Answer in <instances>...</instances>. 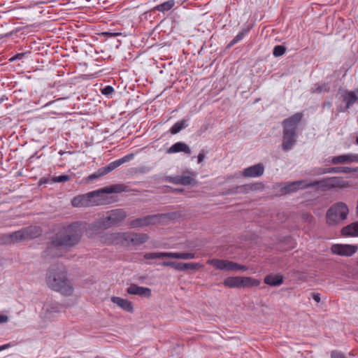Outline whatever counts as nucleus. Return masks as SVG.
I'll return each mask as SVG.
<instances>
[{"instance_id":"nucleus-38","label":"nucleus","mask_w":358,"mask_h":358,"mask_svg":"<svg viewBox=\"0 0 358 358\" xmlns=\"http://www.w3.org/2000/svg\"><path fill=\"white\" fill-rule=\"evenodd\" d=\"M286 51L285 46L281 45H275L273 50V55L274 57H278L283 55Z\"/></svg>"},{"instance_id":"nucleus-3","label":"nucleus","mask_w":358,"mask_h":358,"mask_svg":"<svg viewBox=\"0 0 358 358\" xmlns=\"http://www.w3.org/2000/svg\"><path fill=\"white\" fill-rule=\"evenodd\" d=\"M303 117L302 113H296L282 122V149L284 152L291 150L297 141V127Z\"/></svg>"},{"instance_id":"nucleus-5","label":"nucleus","mask_w":358,"mask_h":358,"mask_svg":"<svg viewBox=\"0 0 358 358\" xmlns=\"http://www.w3.org/2000/svg\"><path fill=\"white\" fill-rule=\"evenodd\" d=\"M126 217L127 213L123 209H115L108 212L107 216L99 219V224L101 227L108 229L110 227L120 224Z\"/></svg>"},{"instance_id":"nucleus-18","label":"nucleus","mask_w":358,"mask_h":358,"mask_svg":"<svg viewBox=\"0 0 358 358\" xmlns=\"http://www.w3.org/2000/svg\"><path fill=\"white\" fill-rule=\"evenodd\" d=\"M310 184V182H308L306 180H298L287 184L283 189L285 193H290L300 189L313 187V185H309Z\"/></svg>"},{"instance_id":"nucleus-47","label":"nucleus","mask_w":358,"mask_h":358,"mask_svg":"<svg viewBox=\"0 0 358 358\" xmlns=\"http://www.w3.org/2000/svg\"><path fill=\"white\" fill-rule=\"evenodd\" d=\"M106 0H91V7L95 8L101 4L105 3Z\"/></svg>"},{"instance_id":"nucleus-34","label":"nucleus","mask_w":358,"mask_h":358,"mask_svg":"<svg viewBox=\"0 0 358 358\" xmlns=\"http://www.w3.org/2000/svg\"><path fill=\"white\" fill-rule=\"evenodd\" d=\"M188 126L187 120L182 119L180 121L175 123L169 129V131L171 134H176L179 133L182 129H185Z\"/></svg>"},{"instance_id":"nucleus-12","label":"nucleus","mask_w":358,"mask_h":358,"mask_svg":"<svg viewBox=\"0 0 358 358\" xmlns=\"http://www.w3.org/2000/svg\"><path fill=\"white\" fill-rule=\"evenodd\" d=\"M149 236L143 233L125 232V246H138L148 241Z\"/></svg>"},{"instance_id":"nucleus-53","label":"nucleus","mask_w":358,"mask_h":358,"mask_svg":"<svg viewBox=\"0 0 358 358\" xmlns=\"http://www.w3.org/2000/svg\"><path fill=\"white\" fill-rule=\"evenodd\" d=\"M332 106L331 103L330 101H324L323 103H322V107L323 108H325V107H327V108H331Z\"/></svg>"},{"instance_id":"nucleus-4","label":"nucleus","mask_w":358,"mask_h":358,"mask_svg":"<svg viewBox=\"0 0 358 358\" xmlns=\"http://www.w3.org/2000/svg\"><path fill=\"white\" fill-rule=\"evenodd\" d=\"M349 213L348 206L343 202L333 204L327 211V223L329 225H336L347 219Z\"/></svg>"},{"instance_id":"nucleus-58","label":"nucleus","mask_w":358,"mask_h":358,"mask_svg":"<svg viewBox=\"0 0 358 358\" xmlns=\"http://www.w3.org/2000/svg\"><path fill=\"white\" fill-rule=\"evenodd\" d=\"M41 183H46V182H47V180H46V179H45V178H42V179L41 180Z\"/></svg>"},{"instance_id":"nucleus-20","label":"nucleus","mask_w":358,"mask_h":358,"mask_svg":"<svg viewBox=\"0 0 358 358\" xmlns=\"http://www.w3.org/2000/svg\"><path fill=\"white\" fill-rule=\"evenodd\" d=\"M71 205L75 208H85L90 206V192L73 198Z\"/></svg>"},{"instance_id":"nucleus-26","label":"nucleus","mask_w":358,"mask_h":358,"mask_svg":"<svg viewBox=\"0 0 358 358\" xmlns=\"http://www.w3.org/2000/svg\"><path fill=\"white\" fill-rule=\"evenodd\" d=\"M264 283L273 287L281 285L284 282L282 275L280 274H268L264 278Z\"/></svg>"},{"instance_id":"nucleus-48","label":"nucleus","mask_w":358,"mask_h":358,"mask_svg":"<svg viewBox=\"0 0 358 358\" xmlns=\"http://www.w3.org/2000/svg\"><path fill=\"white\" fill-rule=\"evenodd\" d=\"M27 52L18 53L15 57L10 58V61L13 62L15 59H22L27 55Z\"/></svg>"},{"instance_id":"nucleus-60","label":"nucleus","mask_w":358,"mask_h":358,"mask_svg":"<svg viewBox=\"0 0 358 358\" xmlns=\"http://www.w3.org/2000/svg\"><path fill=\"white\" fill-rule=\"evenodd\" d=\"M356 143H357V144H358V136L356 138Z\"/></svg>"},{"instance_id":"nucleus-24","label":"nucleus","mask_w":358,"mask_h":358,"mask_svg":"<svg viewBox=\"0 0 358 358\" xmlns=\"http://www.w3.org/2000/svg\"><path fill=\"white\" fill-rule=\"evenodd\" d=\"M168 153L184 152L187 155L191 154L189 147L184 142H177L172 145L168 150Z\"/></svg>"},{"instance_id":"nucleus-62","label":"nucleus","mask_w":358,"mask_h":358,"mask_svg":"<svg viewBox=\"0 0 358 358\" xmlns=\"http://www.w3.org/2000/svg\"><path fill=\"white\" fill-rule=\"evenodd\" d=\"M357 266H358V261H357Z\"/></svg>"},{"instance_id":"nucleus-32","label":"nucleus","mask_w":358,"mask_h":358,"mask_svg":"<svg viewBox=\"0 0 358 358\" xmlns=\"http://www.w3.org/2000/svg\"><path fill=\"white\" fill-rule=\"evenodd\" d=\"M103 83H95L93 85V88H91V101L95 102H101V96L99 92H101Z\"/></svg>"},{"instance_id":"nucleus-39","label":"nucleus","mask_w":358,"mask_h":358,"mask_svg":"<svg viewBox=\"0 0 358 358\" xmlns=\"http://www.w3.org/2000/svg\"><path fill=\"white\" fill-rule=\"evenodd\" d=\"M317 87L315 89L312 90V93H321L323 92H329L330 90V87L328 83H324L322 85H316Z\"/></svg>"},{"instance_id":"nucleus-57","label":"nucleus","mask_w":358,"mask_h":358,"mask_svg":"<svg viewBox=\"0 0 358 358\" xmlns=\"http://www.w3.org/2000/svg\"><path fill=\"white\" fill-rule=\"evenodd\" d=\"M324 168H319L315 173V175H317V172H321L322 170H323Z\"/></svg>"},{"instance_id":"nucleus-45","label":"nucleus","mask_w":358,"mask_h":358,"mask_svg":"<svg viewBox=\"0 0 358 358\" xmlns=\"http://www.w3.org/2000/svg\"><path fill=\"white\" fill-rule=\"evenodd\" d=\"M331 358H346L344 354L337 350H333L331 352Z\"/></svg>"},{"instance_id":"nucleus-21","label":"nucleus","mask_w":358,"mask_h":358,"mask_svg":"<svg viewBox=\"0 0 358 358\" xmlns=\"http://www.w3.org/2000/svg\"><path fill=\"white\" fill-rule=\"evenodd\" d=\"M256 189L255 184H247L231 187L227 190V194H248L250 191Z\"/></svg>"},{"instance_id":"nucleus-17","label":"nucleus","mask_w":358,"mask_h":358,"mask_svg":"<svg viewBox=\"0 0 358 358\" xmlns=\"http://www.w3.org/2000/svg\"><path fill=\"white\" fill-rule=\"evenodd\" d=\"M127 292L129 294L138 295L149 298L151 296V289L148 287L138 286L136 284H131L127 289Z\"/></svg>"},{"instance_id":"nucleus-42","label":"nucleus","mask_w":358,"mask_h":358,"mask_svg":"<svg viewBox=\"0 0 358 358\" xmlns=\"http://www.w3.org/2000/svg\"><path fill=\"white\" fill-rule=\"evenodd\" d=\"M165 180L173 184L181 185L180 176H167Z\"/></svg>"},{"instance_id":"nucleus-25","label":"nucleus","mask_w":358,"mask_h":358,"mask_svg":"<svg viewBox=\"0 0 358 358\" xmlns=\"http://www.w3.org/2000/svg\"><path fill=\"white\" fill-rule=\"evenodd\" d=\"M155 216L148 215L143 217H139L131 220L129 223L131 228H137L148 226L152 223Z\"/></svg>"},{"instance_id":"nucleus-27","label":"nucleus","mask_w":358,"mask_h":358,"mask_svg":"<svg viewBox=\"0 0 358 358\" xmlns=\"http://www.w3.org/2000/svg\"><path fill=\"white\" fill-rule=\"evenodd\" d=\"M101 24L99 23H94V24H91V39L97 40V38L92 36V34L98 36H105L106 35L110 36H117L120 34V33H109L103 30V29L101 28Z\"/></svg>"},{"instance_id":"nucleus-15","label":"nucleus","mask_w":358,"mask_h":358,"mask_svg":"<svg viewBox=\"0 0 358 358\" xmlns=\"http://www.w3.org/2000/svg\"><path fill=\"white\" fill-rule=\"evenodd\" d=\"M62 306L52 299L47 300L43 305V311L46 318H51L55 313L60 312Z\"/></svg>"},{"instance_id":"nucleus-50","label":"nucleus","mask_w":358,"mask_h":358,"mask_svg":"<svg viewBox=\"0 0 358 358\" xmlns=\"http://www.w3.org/2000/svg\"><path fill=\"white\" fill-rule=\"evenodd\" d=\"M8 321V317L6 315H0V324L6 323Z\"/></svg>"},{"instance_id":"nucleus-10","label":"nucleus","mask_w":358,"mask_h":358,"mask_svg":"<svg viewBox=\"0 0 358 358\" xmlns=\"http://www.w3.org/2000/svg\"><path fill=\"white\" fill-rule=\"evenodd\" d=\"M210 264L217 269L223 271H245L247 269L243 265H240L236 262L226 259H213L210 260Z\"/></svg>"},{"instance_id":"nucleus-13","label":"nucleus","mask_w":358,"mask_h":358,"mask_svg":"<svg viewBox=\"0 0 358 358\" xmlns=\"http://www.w3.org/2000/svg\"><path fill=\"white\" fill-rule=\"evenodd\" d=\"M163 266H167L174 268L176 271H185L188 269L196 270L201 268V265L198 263H183L172 261H164L161 264Z\"/></svg>"},{"instance_id":"nucleus-9","label":"nucleus","mask_w":358,"mask_h":358,"mask_svg":"<svg viewBox=\"0 0 358 358\" xmlns=\"http://www.w3.org/2000/svg\"><path fill=\"white\" fill-rule=\"evenodd\" d=\"M127 187L124 184H116L96 191L91 192V205L95 202V198L105 196L106 194L121 193L126 192Z\"/></svg>"},{"instance_id":"nucleus-37","label":"nucleus","mask_w":358,"mask_h":358,"mask_svg":"<svg viewBox=\"0 0 358 358\" xmlns=\"http://www.w3.org/2000/svg\"><path fill=\"white\" fill-rule=\"evenodd\" d=\"M10 235L13 243H18L21 241L25 240L24 234L22 229L11 233Z\"/></svg>"},{"instance_id":"nucleus-41","label":"nucleus","mask_w":358,"mask_h":358,"mask_svg":"<svg viewBox=\"0 0 358 358\" xmlns=\"http://www.w3.org/2000/svg\"><path fill=\"white\" fill-rule=\"evenodd\" d=\"M114 92V89L110 85H106L102 87L101 93L106 96H109Z\"/></svg>"},{"instance_id":"nucleus-35","label":"nucleus","mask_w":358,"mask_h":358,"mask_svg":"<svg viewBox=\"0 0 358 358\" xmlns=\"http://www.w3.org/2000/svg\"><path fill=\"white\" fill-rule=\"evenodd\" d=\"M195 173L192 171L183 172V174L180 176L181 185H191L194 181V176H195Z\"/></svg>"},{"instance_id":"nucleus-2","label":"nucleus","mask_w":358,"mask_h":358,"mask_svg":"<svg viewBox=\"0 0 358 358\" xmlns=\"http://www.w3.org/2000/svg\"><path fill=\"white\" fill-rule=\"evenodd\" d=\"M45 282L50 289L64 296H69L73 293V287L67 276V270L63 264H52L48 268Z\"/></svg>"},{"instance_id":"nucleus-61","label":"nucleus","mask_w":358,"mask_h":358,"mask_svg":"<svg viewBox=\"0 0 358 358\" xmlns=\"http://www.w3.org/2000/svg\"><path fill=\"white\" fill-rule=\"evenodd\" d=\"M176 190L178 191V192H182V189H176Z\"/></svg>"},{"instance_id":"nucleus-14","label":"nucleus","mask_w":358,"mask_h":358,"mask_svg":"<svg viewBox=\"0 0 358 358\" xmlns=\"http://www.w3.org/2000/svg\"><path fill=\"white\" fill-rule=\"evenodd\" d=\"M103 241L108 245H122L125 246V232L107 234L103 237Z\"/></svg>"},{"instance_id":"nucleus-59","label":"nucleus","mask_w":358,"mask_h":358,"mask_svg":"<svg viewBox=\"0 0 358 358\" xmlns=\"http://www.w3.org/2000/svg\"><path fill=\"white\" fill-rule=\"evenodd\" d=\"M55 256H60L62 255L61 254H58V253H56V254H54Z\"/></svg>"},{"instance_id":"nucleus-54","label":"nucleus","mask_w":358,"mask_h":358,"mask_svg":"<svg viewBox=\"0 0 358 358\" xmlns=\"http://www.w3.org/2000/svg\"><path fill=\"white\" fill-rule=\"evenodd\" d=\"M10 347V344H5L0 346V352Z\"/></svg>"},{"instance_id":"nucleus-11","label":"nucleus","mask_w":358,"mask_h":358,"mask_svg":"<svg viewBox=\"0 0 358 358\" xmlns=\"http://www.w3.org/2000/svg\"><path fill=\"white\" fill-rule=\"evenodd\" d=\"M357 250V245L348 244H334L331 248L333 254L343 257H351Z\"/></svg>"},{"instance_id":"nucleus-22","label":"nucleus","mask_w":358,"mask_h":358,"mask_svg":"<svg viewBox=\"0 0 358 358\" xmlns=\"http://www.w3.org/2000/svg\"><path fill=\"white\" fill-rule=\"evenodd\" d=\"M358 88L355 91H346L343 97V102L345 103V108H350L358 101Z\"/></svg>"},{"instance_id":"nucleus-49","label":"nucleus","mask_w":358,"mask_h":358,"mask_svg":"<svg viewBox=\"0 0 358 358\" xmlns=\"http://www.w3.org/2000/svg\"><path fill=\"white\" fill-rule=\"evenodd\" d=\"M205 158V153L203 150H201L198 155V163L200 164L203 162Z\"/></svg>"},{"instance_id":"nucleus-28","label":"nucleus","mask_w":358,"mask_h":358,"mask_svg":"<svg viewBox=\"0 0 358 358\" xmlns=\"http://www.w3.org/2000/svg\"><path fill=\"white\" fill-rule=\"evenodd\" d=\"M341 234L344 236H358V221L344 227Z\"/></svg>"},{"instance_id":"nucleus-43","label":"nucleus","mask_w":358,"mask_h":358,"mask_svg":"<svg viewBox=\"0 0 358 358\" xmlns=\"http://www.w3.org/2000/svg\"><path fill=\"white\" fill-rule=\"evenodd\" d=\"M70 178L69 175H61L59 176L53 177L52 180L54 182H64L68 181Z\"/></svg>"},{"instance_id":"nucleus-23","label":"nucleus","mask_w":358,"mask_h":358,"mask_svg":"<svg viewBox=\"0 0 358 358\" xmlns=\"http://www.w3.org/2000/svg\"><path fill=\"white\" fill-rule=\"evenodd\" d=\"M111 301L127 312L131 313L134 310L132 303L127 299L118 296H113L111 297Z\"/></svg>"},{"instance_id":"nucleus-30","label":"nucleus","mask_w":358,"mask_h":358,"mask_svg":"<svg viewBox=\"0 0 358 358\" xmlns=\"http://www.w3.org/2000/svg\"><path fill=\"white\" fill-rule=\"evenodd\" d=\"M22 229L24 234L25 240L36 238L41 234L40 227L36 226H29L28 227L23 228Z\"/></svg>"},{"instance_id":"nucleus-19","label":"nucleus","mask_w":358,"mask_h":358,"mask_svg":"<svg viewBox=\"0 0 358 358\" xmlns=\"http://www.w3.org/2000/svg\"><path fill=\"white\" fill-rule=\"evenodd\" d=\"M331 162L333 164H339L350 162L358 163V154L349 153L346 155L336 156L331 159Z\"/></svg>"},{"instance_id":"nucleus-52","label":"nucleus","mask_w":358,"mask_h":358,"mask_svg":"<svg viewBox=\"0 0 358 358\" xmlns=\"http://www.w3.org/2000/svg\"><path fill=\"white\" fill-rule=\"evenodd\" d=\"M348 109H349V108H345V105L344 106H341H341H339L338 107V112H340V113H341V112H345V111H347Z\"/></svg>"},{"instance_id":"nucleus-46","label":"nucleus","mask_w":358,"mask_h":358,"mask_svg":"<svg viewBox=\"0 0 358 358\" xmlns=\"http://www.w3.org/2000/svg\"><path fill=\"white\" fill-rule=\"evenodd\" d=\"M341 173H350L356 171V169L348 166H341Z\"/></svg>"},{"instance_id":"nucleus-1","label":"nucleus","mask_w":358,"mask_h":358,"mask_svg":"<svg viewBox=\"0 0 358 358\" xmlns=\"http://www.w3.org/2000/svg\"><path fill=\"white\" fill-rule=\"evenodd\" d=\"M84 229L83 224L74 222L62 227L51 237L50 245L45 252L52 255L60 247L71 248L78 243Z\"/></svg>"},{"instance_id":"nucleus-16","label":"nucleus","mask_w":358,"mask_h":358,"mask_svg":"<svg viewBox=\"0 0 358 358\" xmlns=\"http://www.w3.org/2000/svg\"><path fill=\"white\" fill-rule=\"evenodd\" d=\"M264 166L263 164L259 163L250 166L243 171V176L245 178H257L263 175Z\"/></svg>"},{"instance_id":"nucleus-8","label":"nucleus","mask_w":358,"mask_h":358,"mask_svg":"<svg viewBox=\"0 0 358 358\" xmlns=\"http://www.w3.org/2000/svg\"><path fill=\"white\" fill-rule=\"evenodd\" d=\"M344 180H341L340 178L329 177L322 178V180H319L311 181L309 185H313V187H317V189L324 190L334 187H344Z\"/></svg>"},{"instance_id":"nucleus-29","label":"nucleus","mask_w":358,"mask_h":358,"mask_svg":"<svg viewBox=\"0 0 358 358\" xmlns=\"http://www.w3.org/2000/svg\"><path fill=\"white\" fill-rule=\"evenodd\" d=\"M252 28V24L247 25L245 28H243L234 38L233 40L227 45V48L229 49L235 44L240 42L243 38L247 35L251 29Z\"/></svg>"},{"instance_id":"nucleus-44","label":"nucleus","mask_w":358,"mask_h":358,"mask_svg":"<svg viewBox=\"0 0 358 358\" xmlns=\"http://www.w3.org/2000/svg\"><path fill=\"white\" fill-rule=\"evenodd\" d=\"M1 241L3 244H12L13 243V241H12V238H11L10 234H3L1 237Z\"/></svg>"},{"instance_id":"nucleus-6","label":"nucleus","mask_w":358,"mask_h":358,"mask_svg":"<svg viewBox=\"0 0 358 358\" xmlns=\"http://www.w3.org/2000/svg\"><path fill=\"white\" fill-rule=\"evenodd\" d=\"M134 155L133 153H131V154L124 156L123 157H122L120 159H116V160L110 162L106 166L100 168L99 169H98L97 171L91 174V181L96 180V179L99 178L100 177L108 174V173L115 170V169H117L122 164L131 160L134 158Z\"/></svg>"},{"instance_id":"nucleus-7","label":"nucleus","mask_w":358,"mask_h":358,"mask_svg":"<svg viewBox=\"0 0 358 358\" xmlns=\"http://www.w3.org/2000/svg\"><path fill=\"white\" fill-rule=\"evenodd\" d=\"M144 259H155L162 258H173L178 259H192L195 258V254L192 252H148L144 255Z\"/></svg>"},{"instance_id":"nucleus-51","label":"nucleus","mask_w":358,"mask_h":358,"mask_svg":"<svg viewBox=\"0 0 358 358\" xmlns=\"http://www.w3.org/2000/svg\"><path fill=\"white\" fill-rule=\"evenodd\" d=\"M312 297L317 303H319L320 301V294L319 293H313Z\"/></svg>"},{"instance_id":"nucleus-56","label":"nucleus","mask_w":358,"mask_h":358,"mask_svg":"<svg viewBox=\"0 0 358 358\" xmlns=\"http://www.w3.org/2000/svg\"><path fill=\"white\" fill-rule=\"evenodd\" d=\"M100 71L99 72H95L94 73H91V78L92 77H94V78H97L98 77V74L99 73Z\"/></svg>"},{"instance_id":"nucleus-55","label":"nucleus","mask_w":358,"mask_h":358,"mask_svg":"<svg viewBox=\"0 0 358 358\" xmlns=\"http://www.w3.org/2000/svg\"><path fill=\"white\" fill-rule=\"evenodd\" d=\"M7 99H8V98L5 95H3L0 98V103H2L5 100H7Z\"/></svg>"},{"instance_id":"nucleus-31","label":"nucleus","mask_w":358,"mask_h":358,"mask_svg":"<svg viewBox=\"0 0 358 358\" xmlns=\"http://www.w3.org/2000/svg\"><path fill=\"white\" fill-rule=\"evenodd\" d=\"M241 282V277H228L224 280L223 285L229 288H240Z\"/></svg>"},{"instance_id":"nucleus-36","label":"nucleus","mask_w":358,"mask_h":358,"mask_svg":"<svg viewBox=\"0 0 358 358\" xmlns=\"http://www.w3.org/2000/svg\"><path fill=\"white\" fill-rule=\"evenodd\" d=\"M241 287H252L259 285V280L251 277H241Z\"/></svg>"},{"instance_id":"nucleus-40","label":"nucleus","mask_w":358,"mask_h":358,"mask_svg":"<svg viewBox=\"0 0 358 358\" xmlns=\"http://www.w3.org/2000/svg\"><path fill=\"white\" fill-rule=\"evenodd\" d=\"M341 166H336V167H330V168H325L323 170L321 171V172H317V175H322L325 173H341Z\"/></svg>"},{"instance_id":"nucleus-33","label":"nucleus","mask_w":358,"mask_h":358,"mask_svg":"<svg viewBox=\"0 0 358 358\" xmlns=\"http://www.w3.org/2000/svg\"><path fill=\"white\" fill-rule=\"evenodd\" d=\"M175 6L174 0H169L162 3H160L153 8L154 11H159L162 13L170 10Z\"/></svg>"}]
</instances>
